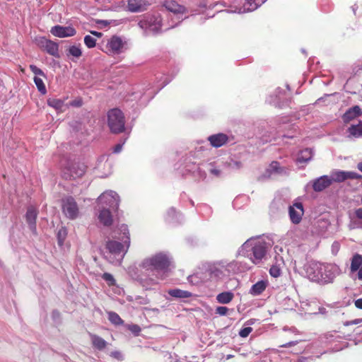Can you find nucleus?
Instances as JSON below:
<instances>
[{
  "instance_id": "603ef678",
  "label": "nucleus",
  "mask_w": 362,
  "mask_h": 362,
  "mask_svg": "<svg viewBox=\"0 0 362 362\" xmlns=\"http://www.w3.org/2000/svg\"><path fill=\"white\" fill-rule=\"evenodd\" d=\"M358 271V277L359 279L362 280V265L361 267Z\"/></svg>"
},
{
  "instance_id": "f3484780",
  "label": "nucleus",
  "mask_w": 362,
  "mask_h": 362,
  "mask_svg": "<svg viewBox=\"0 0 362 362\" xmlns=\"http://www.w3.org/2000/svg\"><path fill=\"white\" fill-rule=\"evenodd\" d=\"M37 216V211L33 206H30L26 212L25 218L32 230H36V218Z\"/></svg>"
},
{
  "instance_id": "4468645a",
  "label": "nucleus",
  "mask_w": 362,
  "mask_h": 362,
  "mask_svg": "<svg viewBox=\"0 0 362 362\" xmlns=\"http://www.w3.org/2000/svg\"><path fill=\"white\" fill-rule=\"evenodd\" d=\"M41 45L48 54L54 57H59V46L56 42L47 39H43L41 41Z\"/></svg>"
},
{
  "instance_id": "f704fd0d",
  "label": "nucleus",
  "mask_w": 362,
  "mask_h": 362,
  "mask_svg": "<svg viewBox=\"0 0 362 362\" xmlns=\"http://www.w3.org/2000/svg\"><path fill=\"white\" fill-rule=\"evenodd\" d=\"M68 54L78 58L81 56L82 52L78 47L73 45L69 48Z\"/></svg>"
},
{
  "instance_id": "a878e982",
  "label": "nucleus",
  "mask_w": 362,
  "mask_h": 362,
  "mask_svg": "<svg viewBox=\"0 0 362 362\" xmlns=\"http://www.w3.org/2000/svg\"><path fill=\"white\" fill-rule=\"evenodd\" d=\"M267 171L269 174L275 173V174H286V170L285 168L281 167L280 165V163L277 161H272L269 168L267 169Z\"/></svg>"
},
{
  "instance_id": "5701e85b",
  "label": "nucleus",
  "mask_w": 362,
  "mask_h": 362,
  "mask_svg": "<svg viewBox=\"0 0 362 362\" xmlns=\"http://www.w3.org/2000/svg\"><path fill=\"white\" fill-rule=\"evenodd\" d=\"M347 131L350 136L354 138L362 137V121H359L357 124H351Z\"/></svg>"
},
{
  "instance_id": "aec40b11",
  "label": "nucleus",
  "mask_w": 362,
  "mask_h": 362,
  "mask_svg": "<svg viewBox=\"0 0 362 362\" xmlns=\"http://www.w3.org/2000/svg\"><path fill=\"white\" fill-rule=\"evenodd\" d=\"M90 337L93 346L96 349L101 351L107 346V343L102 337L94 334H90Z\"/></svg>"
},
{
  "instance_id": "c03bdc74",
  "label": "nucleus",
  "mask_w": 362,
  "mask_h": 362,
  "mask_svg": "<svg viewBox=\"0 0 362 362\" xmlns=\"http://www.w3.org/2000/svg\"><path fill=\"white\" fill-rule=\"evenodd\" d=\"M298 344V341H289L286 344H282V345H280L279 347H291V346H293L295 345H296Z\"/></svg>"
},
{
  "instance_id": "6ab92c4d",
  "label": "nucleus",
  "mask_w": 362,
  "mask_h": 362,
  "mask_svg": "<svg viewBox=\"0 0 362 362\" xmlns=\"http://www.w3.org/2000/svg\"><path fill=\"white\" fill-rule=\"evenodd\" d=\"M98 219L105 226H110L112 223V216L108 209H103L100 211Z\"/></svg>"
},
{
  "instance_id": "cd10ccee",
  "label": "nucleus",
  "mask_w": 362,
  "mask_h": 362,
  "mask_svg": "<svg viewBox=\"0 0 362 362\" xmlns=\"http://www.w3.org/2000/svg\"><path fill=\"white\" fill-rule=\"evenodd\" d=\"M233 293L223 292V293H219L217 296L216 299L218 303H223V304H226V303H230L233 300Z\"/></svg>"
},
{
  "instance_id": "bb28decb",
  "label": "nucleus",
  "mask_w": 362,
  "mask_h": 362,
  "mask_svg": "<svg viewBox=\"0 0 362 362\" xmlns=\"http://www.w3.org/2000/svg\"><path fill=\"white\" fill-rule=\"evenodd\" d=\"M264 0H245L243 4L244 9L247 11H252L259 6Z\"/></svg>"
},
{
  "instance_id": "5fc2aeb1",
  "label": "nucleus",
  "mask_w": 362,
  "mask_h": 362,
  "mask_svg": "<svg viewBox=\"0 0 362 362\" xmlns=\"http://www.w3.org/2000/svg\"><path fill=\"white\" fill-rule=\"evenodd\" d=\"M357 167H358V169L360 171H361V172H362V161H361V162H360V163L358 164Z\"/></svg>"
},
{
  "instance_id": "4c0bfd02",
  "label": "nucleus",
  "mask_w": 362,
  "mask_h": 362,
  "mask_svg": "<svg viewBox=\"0 0 362 362\" xmlns=\"http://www.w3.org/2000/svg\"><path fill=\"white\" fill-rule=\"evenodd\" d=\"M281 269L276 265H272L269 269V274L273 277H279L281 275Z\"/></svg>"
},
{
  "instance_id": "a211bd4d",
  "label": "nucleus",
  "mask_w": 362,
  "mask_h": 362,
  "mask_svg": "<svg viewBox=\"0 0 362 362\" xmlns=\"http://www.w3.org/2000/svg\"><path fill=\"white\" fill-rule=\"evenodd\" d=\"M145 0H128V8L132 12L141 11L146 8Z\"/></svg>"
},
{
  "instance_id": "2f4dec72",
  "label": "nucleus",
  "mask_w": 362,
  "mask_h": 362,
  "mask_svg": "<svg viewBox=\"0 0 362 362\" xmlns=\"http://www.w3.org/2000/svg\"><path fill=\"white\" fill-rule=\"evenodd\" d=\"M332 182H341L346 180V172L337 171L332 174Z\"/></svg>"
},
{
  "instance_id": "1a4fd4ad",
  "label": "nucleus",
  "mask_w": 362,
  "mask_h": 362,
  "mask_svg": "<svg viewBox=\"0 0 362 362\" xmlns=\"http://www.w3.org/2000/svg\"><path fill=\"white\" fill-rule=\"evenodd\" d=\"M288 212L291 222L294 224H298L301 221L304 214L303 204L300 202L295 203L289 207Z\"/></svg>"
},
{
  "instance_id": "c756f323",
  "label": "nucleus",
  "mask_w": 362,
  "mask_h": 362,
  "mask_svg": "<svg viewBox=\"0 0 362 362\" xmlns=\"http://www.w3.org/2000/svg\"><path fill=\"white\" fill-rule=\"evenodd\" d=\"M312 158V151L309 148H305L303 150L298 157V160L300 163H304L310 160Z\"/></svg>"
},
{
  "instance_id": "49530a36",
  "label": "nucleus",
  "mask_w": 362,
  "mask_h": 362,
  "mask_svg": "<svg viewBox=\"0 0 362 362\" xmlns=\"http://www.w3.org/2000/svg\"><path fill=\"white\" fill-rule=\"evenodd\" d=\"M355 214L358 218L362 219V208L357 209L355 211Z\"/></svg>"
},
{
  "instance_id": "0eeeda50",
  "label": "nucleus",
  "mask_w": 362,
  "mask_h": 362,
  "mask_svg": "<svg viewBox=\"0 0 362 362\" xmlns=\"http://www.w3.org/2000/svg\"><path fill=\"white\" fill-rule=\"evenodd\" d=\"M267 243L263 240L256 241L252 248V257L251 258L253 263L258 264L265 256L267 253Z\"/></svg>"
},
{
  "instance_id": "dca6fc26",
  "label": "nucleus",
  "mask_w": 362,
  "mask_h": 362,
  "mask_svg": "<svg viewBox=\"0 0 362 362\" xmlns=\"http://www.w3.org/2000/svg\"><path fill=\"white\" fill-rule=\"evenodd\" d=\"M362 115V110L359 106L355 105L346 111L343 115V120L344 122H349L356 117Z\"/></svg>"
},
{
  "instance_id": "09e8293b",
  "label": "nucleus",
  "mask_w": 362,
  "mask_h": 362,
  "mask_svg": "<svg viewBox=\"0 0 362 362\" xmlns=\"http://www.w3.org/2000/svg\"><path fill=\"white\" fill-rule=\"evenodd\" d=\"M211 173L216 175V176H219L220 174H221V171L218 169H211Z\"/></svg>"
},
{
  "instance_id": "a18cd8bd",
  "label": "nucleus",
  "mask_w": 362,
  "mask_h": 362,
  "mask_svg": "<svg viewBox=\"0 0 362 362\" xmlns=\"http://www.w3.org/2000/svg\"><path fill=\"white\" fill-rule=\"evenodd\" d=\"M355 306L358 309H362V298H358L354 301Z\"/></svg>"
},
{
  "instance_id": "6e6552de",
  "label": "nucleus",
  "mask_w": 362,
  "mask_h": 362,
  "mask_svg": "<svg viewBox=\"0 0 362 362\" xmlns=\"http://www.w3.org/2000/svg\"><path fill=\"white\" fill-rule=\"evenodd\" d=\"M124 42L120 37L113 35L108 41L106 48L109 54H119L122 52Z\"/></svg>"
},
{
  "instance_id": "9b49d317",
  "label": "nucleus",
  "mask_w": 362,
  "mask_h": 362,
  "mask_svg": "<svg viewBox=\"0 0 362 362\" xmlns=\"http://www.w3.org/2000/svg\"><path fill=\"white\" fill-rule=\"evenodd\" d=\"M208 140L213 147L219 148L228 142V136L225 134L219 133L209 136Z\"/></svg>"
},
{
  "instance_id": "58836bf2",
  "label": "nucleus",
  "mask_w": 362,
  "mask_h": 362,
  "mask_svg": "<svg viewBox=\"0 0 362 362\" xmlns=\"http://www.w3.org/2000/svg\"><path fill=\"white\" fill-rule=\"evenodd\" d=\"M252 332V328L251 327H244L240 329L239 332V335L241 337H247L251 332Z\"/></svg>"
},
{
  "instance_id": "79ce46f5",
  "label": "nucleus",
  "mask_w": 362,
  "mask_h": 362,
  "mask_svg": "<svg viewBox=\"0 0 362 362\" xmlns=\"http://www.w3.org/2000/svg\"><path fill=\"white\" fill-rule=\"evenodd\" d=\"M346 180L347 179H361L362 175L354 173V172H346Z\"/></svg>"
},
{
  "instance_id": "39448f33",
  "label": "nucleus",
  "mask_w": 362,
  "mask_h": 362,
  "mask_svg": "<svg viewBox=\"0 0 362 362\" xmlns=\"http://www.w3.org/2000/svg\"><path fill=\"white\" fill-rule=\"evenodd\" d=\"M139 25L146 33H158L161 29V18L157 16H146L139 22Z\"/></svg>"
},
{
  "instance_id": "37998d69",
  "label": "nucleus",
  "mask_w": 362,
  "mask_h": 362,
  "mask_svg": "<svg viewBox=\"0 0 362 362\" xmlns=\"http://www.w3.org/2000/svg\"><path fill=\"white\" fill-rule=\"evenodd\" d=\"M120 230L124 233V235H127V238L128 240H129V230L127 228V226H124V225H122L120 228Z\"/></svg>"
},
{
  "instance_id": "864d4df0",
  "label": "nucleus",
  "mask_w": 362,
  "mask_h": 362,
  "mask_svg": "<svg viewBox=\"0 0 362 362\" xmlns=\"http://www.w3.org/2000/svg\"><path fill=\"white\" fill-rule=\"evenodd\" d=\"M52 316H53V317H59V311H57V310H54V311L52 312Z\"/></svg>"
},
{
  "instance_id": "f03ea898",
  "label": "nucleus",
  "mask_w": 362,
  "mask_h": 362,
  "mask_svg": "<svg viewBox=\"0 0 362 362\" xmlns=\"http://www.w3.org/2000/svg\"><path fill=\"white\" fill-rule=\"evenodd\" d=\"M62 177L66 180L81 177L86 173V166L77 159L63 158L60 162Z\"/></svg>"
},
{
  "instance_id": "f257e3e1",
  "label": "nucleus",
  "mask_w": 362,
  "mask_h": 362,
  "mask_svg": "<svg viewBox=\"0 0 362 362\" xmlns=\"http://www.w3.org/2000/svg\"><path fill=\"white\" fill-rule=\"evenodd\" d=\"M332 268L330 264L311 262L306 267L305 272L311 281L327 284L332 282L334 278Z\"/></svg>"
},
{
  "instance_id": "ddd939ff",
  "label": "nucleus",
  "mask_w": 362,
  "mask_h": 362,
  "mask_svg": "<svg viewBox=\"0 0 362 362\" xmlns=\"http://www.w3.org/2000/svg\"><path fill=\"white\" fill-rule=\"evenodd\" d=\"M105 248L110 254L114 255H119L124 251L123 244L115 240L107 241L105 244Z\"/></svg>"
},
{
  "instance_id": "e433bc0d",
  "label": "nucleus",
  "mask_w": 362,
  "mask_h": 362,
  "mask_svg": "<svg viewBox=\"0 0 362 362\" xmlns=\"http://www.w3.org/2000/svg\"><path fill=\"white\" fill-rule=\"evenodd\" d=\"M96 40L90 35H86L84 37V43L88 48H93L95 46Z\"/></svg>"
},
{
  "instance_id": "4d7b16f0",
  "label": "nucleus",
  "mask_w": 362,
  "mask_h": 362,
  "mask_svg": "<svg viewBox=\"0 0 362 362\" xmlns=\"http://www.w3.org/2000/svg\"><path fill=\"white\" fill-rule=\"evenodd\" d=\"M233 356H234L233 355L228 354L226 356V359L228 360V359L232 358H233Z\"/></svg>"
},
{
  "instance_id": "c9c22d12",
  "label": "nucleus",
  "mask_w": 362,
  "mask_h": 362,
  "mask_svg": "<svg viewBox=\"0 0 362 362\" xmlns=\"http://www.w3.org/2000/svg\"><path fill=\"white\" fill-rule=\"evenodd\" d=\"M30 69L32 71V72L35 75V76H42L44 78H46V75L45 74L43 71L40 68L37 67L35 65H30Z\"/></svg>"
},
{
  "instance_id": "423d86ee",
  "label": "nucleus",
  "mask_w": 362,
  "mask_h": 362,
  "mask_svg": "<svg viewBox=\"0 0 362 362\" xmlns=\"http://www.w3.org/2000/svg\"><path fill=\"white\" fill-rule=\"evenodd\" d=\"M62 209L64 215L69 219H76L79 214L78 204L74 197L69 196L62 200Z\"/></svg>"
},
{
  "instance_id": "c85d7f7f",
  "label": "nucleus",
  "mask_w": 362,
  "mask_h": 362,
  "mask_svg": "<svg viewBox=\"0 0 362 362\" xmlns=\"http://www.w3.org/2000/svg\"><path fill=\"white\" fill-rule=\"evenodd\" d=\"M107 315L108 320L111 322V323L115 325H122L124 324V320L117 313L110 311L107 313Z\"/></svg>"
},
{
  "instance_id": "9d476101",
  "label": "nucleus",
  "mask_w": 362,
  "mask_h": 362,
  "mask_svg": "<svg viewBox=\"0 0 362 362\" xmlns=\"http://www.w3.org/2000/svg\"><path fill=\"white\" fill-rule=\"evenodd\" d=\"M50 33L58 37H66L75 35L76 31L74 28L70 26L64 27L55 25L51 28Z\"/></svg>"
},
{
  "instance_id": "393cba45",
  "label": "nucleus",
  "mask_w": 362,
  "mask_h": 362,
  "mask_svg": "<svg viewBox=\"0 0 362 362\" xmlns=\"http://www.w3.org/2000/svg\"><path fill=\"white\" fill-rule=\"evenodd\" d=\"M362 266V255L359 254H355L351 261L350 270L351 272L354 273L358 271Z\"/></svg>"
},
{
  "instance_id": "20e7f679",
  "label": "nucleus",
  "mask_w": 362,
  "mask_h": 362,
  "mask_svg": "<svg viewBox=\"0 0 362 362\" xmlns=\"http://www.w3.org/2000/svg\"><path fill=\"white\" fill-rule=\"evenodd\" d=\"M170 264V262L168 257L163 254H157L150 258L146 259L143 262L144 267H152L157 270L167 269Z\"/></svg>"
},
{
  "instance_id": "72a5a7b5",
  "label": "nucleus",
  "mask_w": 362,
  "mask_h": 362,
  "mask_svg": "<svg viewBox=\"0 0 362 362\" xmlns=\"http://www.w3.org/2000/svg\"><path fill=\"white\" fill-rule=\"evenodd\" d=\"M126 327L136 337L139 336L141 332V327L136 324L126 325Z\"/></svg>"
},
{
  "instance_id": "2eb2a0df",
  "label": "nucleus",
  "mask_w": 362,
  "mask_h": 362,
  "mask_svg": "<svg viewBox=\"0 0 362 362\" xmlns=\"http://www.w3.org/2000/svg\"><path fill=\"white\" fill-rule=\"evenodd\" d=\"M163 6L173 13H184L186 11L185 6L180 5L174 0H165Z\"/></svg>"
},
{
  "instance_id": "3c124183",
  "label": "nucleus",
  "mask_w": 362,
  "mask_h": 362,
  "mask_svg": "<svg viewBox=\"0 0 362 362\" xmlns=\"http://www.w3.org/2000/svg\"><path fill=\"white\" fill-rule=\"evenodd\" d=\"M359 321H360V320H355L354 321H352V322H348L345 325H356V324H358L359 322Z\"/></svg>"
},
{
  "instance_id": "de8ad7c7",
  "label": "nucleus",
  "mask_w": 362,
  "mask_h": 362,
  "mask_svg": "<svg viewBox=\"0 0 362 362\" xmlns=\"http://www.w3.org/2000/svg\"><path fill=\"white\" fill-rule=\"evenodd\" d=\"M122 148V144H118L114 148V153H119Z\"/></svg>"
},
{
  "instance_id": "6e6d98bb",
  "label": "nucleus",
  "mask_w": 362,
  "mask_h": 362,
  "mask_svg": "<svg viewBox=\"0 0 362 362\" xmlns=\"http://www.w3.org/2000/svg\"><path fill=\"white\" fill-rule=\"evenodd\" d=\"M112 356H114L115 358H117V356L119 355V352H114L112 354Z\"/></svg>"
},
{
  "instance_id": "7c9ffc66",
  "label": "nucleus",
  "mask_w": 362,
  "mask_h": 362,
  "mask_svg": "<svg viewBox=\"0 0 362 362\" xmlns=\"http://www.w3.org/2000/svg\"><path fill=\"white\" fill-rule=\"evenodd\" d=\"M33 80H34L35 84L37 86L38 91L41 94L45 95L47 93V89H46V87L43 82L42 78L39 76H35Z\"/></svg>"
},
{
  "instance_id": "b1692460",
  "label": "nucleus",
  "mask_w": 362,
  "mask_h": 362,
  "mask_svg": "<svg viewBox=\"0 0 362 362\" xmlns=\"http://www.w3.org/2000/svg\"><path fill=\"white\" fill-rule=\"evenodd\" d=\"M168 293L172 297L177 298H187L192 296L191 292L187 291H183L179 288L170 289L168 291Z\"/></svg>"
},
{
  "instance_id": "ea45409f",
  "label": "nucleus",
  "mask_w": 362,
  "mask_h": 362,
  "mask_svg": "<svg viewBox=\"0 0 362 362\" xmlns=\"http://www.w3.org/2000/svg\"><path fill=\"white\" fill-rule=\"evenodd\" d=\"M228 312V308L225 306H218L216 309V314L221 316L226 315Z\"/></svg>"
},
{
  "instance_id": "a19ab883",
  "label": "nucleus",
  "mask_w": 362,
  "mask_h": 362,
  "mask_svg": "<svg viewBox=\"0 0 362 362\" xmlns=\"http://www.w3.org/2000/svg\"><path fill=\"white\" fill-rule=\"evenodd\" d=\"M83 105V100L81 98H76L72 101H71L69 105H66V107H68L69 106H72V107H79L81 106H82Z\"/></svg>"
},
{
  "instance_id": "473e14b6",
  "label": "nucleus",
  "mask_w": 362,
  "mask_h": 362,
  "mask_svg": "<svg viewBox=\"0 0 362 362\" xmlns=\"http://www.w3.org/2000/svg\"><path fill=\"white\" fill-rule=\"evenodd\" d=\"M102 278L107 282L109 286H113L116 285V281L111 274L105 272L102 275Z\"/></svg>"
},
{
  "instance_id": "7ed1b4c3",
  "label": "nucleus",
  "mask_w": 362,
  "mask_h": 362,
  "mask_svg": "<svg viewBox=\"0 0 362 362\" xmlns=\"http://www.w3.org/2000/svg\"><path fill=\"white\" fill-rule=\"evenodd\" d=\"M107 124L111 132L114 134L124 131V116L119 109L114 108L107 112Z\"/></svg>"
},
{
  "instance_id": "412c9836",
  "label": "nucleus",
  "mask_w": 362,
  "mask_h": 362,
  "mask_svg": "<svg viewBox=\"0 0 362 362\" xmlns=\"http://www.w3.org/2000/svg\"><path fill=\"white\" fill-rule=\"evenodd\" d=\"M47 105L61 112H64V107H66L64 100L57 98H49L47 100Z\"/></svg>"
},
{
  "instance_id": "4be33fe9",
  "label": "nucleus",
  "mask_w": 362,
  "mask_h": 362,
  "mask_svg": "<svg viewBox=\"0 0 362 362\" xmlns=\"http://www.w3.org/2000/svg\"><path fill=\"white\" fill-rule=\"evenodd\" d=\"M267 286V281H259L252 286L250 293L253 296L259 295L266 289Z\"/></svg>"
},
{
  "instance_id": "8fccbe9b",
  "label": "nucleus",
  "mask_w": 362,
  "mask_h": 362,
  "mask_svg": "<svg viewBox=\"0 0 362 362\" xmlns=\"http://www.w3.org/2000/svg\"><path fill=\"white\" fill-rule=\"evenodd\" d=\"M90 33L98 37H100L103 35L101 33L93 30L90 31Z\"/></svg>"
},
{
  "instance_id": "13d9d810",
  "label": "nucleus",
  "mask_w": 362,
  "mask_h": 362,
  "mask_svg": "<svg viewBox=\"0 0 362 362\" xmlns=\"http://www.w3.org/2000/svg\"><path fill=\"white\" fill-rule=\"evenodd\" d=\"M105 194H103L101 196V199H102V198H103V197H105Z\"/></svg>"
},
{
  "instance_id": "f8f14e48",
  "label": "nucleus",
  "mask_w": 362,
  "mask_h": 362,
  "mask_svg": "<svg viewBox=\"0 0 362 362\" xmlns=\"http://www.w3.org/2000/svg\"><path fill=\"white\" fill-rule=\"evenodd\" d=\"M332 183V180H331L328 176L324 175L314 181L313 187L315 192H321L330 186Z\"/></svg>"
}]
</instances>
